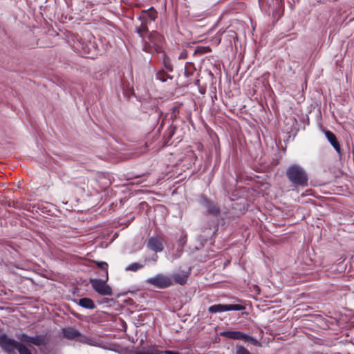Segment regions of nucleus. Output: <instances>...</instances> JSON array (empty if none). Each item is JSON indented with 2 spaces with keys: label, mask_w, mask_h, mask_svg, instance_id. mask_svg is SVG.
Returning <instances> with one entry per match:
<instances>
[{
  "label": "nucleus",
  "mask_w": 354,
  "mask_h": 354,
  "mask_svg": "<svg viewBox=\"0 0 354 354\" xmlns=\"http://www.w3.org/2000/svg\"><path fill=\"white\" fill-rule=\"evenodd\" d=\"M211 51V49L209 47H198L195 50H194V53H208V52H210Z\"/></svg>",
  "instance_id": "nucleus-26"
},
{
  "label": "nucleus",
  "mask_w": 354,
  "mask_h": 354,
  "mask_svg": "<svg viewBox=\"0 0 354 354\" xmlns=\"http://www.w3.org/2000/svg\"><path fill=\"white\" fill-rule=\"evenodd\" d=\"M200 92H201V93H205V90H204V89H203V90H200Z\"/></svg>",
  "instance_id": "nucleus-34"
},
{
  "label": "nucleus",
  "mask_w": 354,
  "mask_h": 354,
  "mask_svg": "<svg viewBox=\"0 0 354 354\" xmlns=\"http://www.w3.org/2000/svg\"><path fill=\"white\" fill-rule=\"evenodd\" d=\"M198 203L205 209V214L213 218H218L221 215V207L218 203L209 198L204 194H201L198 198Z\"/></svg>",
  "instance_id": "nucleus-4"
},
{
  "label": "nucleus",
  "mask_w": 354,
  "mask_h": 354,
  "mask_svg": "<svg viewBox=\"0 0 354 354\" xmlns=\"http://www.w3.org/2000/svg\"><path fill=\"white\" fill-rule=\"evenodd\" d=\"M245 309V307L243 305L241 304H215L211 306L208 308V311L209 313H221L224 311H230V310H242Z\"/></svg>",
  "instance_id": "nucleus-9"
},
{
  "label": "nucleus",
  "mask_w": 354,
  "mask_h": 354,
  "mask_svg": "<svg viewBox=\"0 0 354 354\" xmlns=\"http://www.w3.org/2000/svg\"><path fill=\"white\" fill-rule=\"evenodd\" d=\"M187 56V53L186 50H183V52L180 53V55H179V59H185Z\"/></svg>",
  "instance_id": "nucleus-29"
},
{
  "label": "nucleus",
  "mask_w": 354,
  "mask_h": 354,
  "mask_svg": "<svg viewBox=\"0 0 354 354\" xmlns=\"http://www.w3.org/2000/svg\"><path fill=\"white\" fill-rule=\"evenodd\" d=\"M190 274V272H183L182 273H176L174 274L172 277L176 283L180 285H185L187 283V279Z\"/></svg>",
  "instance_id": "nucleus-13"
},
{
  "label": "nucleus",
  "mask_w": 354,
  "mask_h": 354,
  "mask_svg": "<svg viewBox=\"0 0 354 354\" xmlns=\"http://www.w3.org/2000/svg\"><path fill=\"white\" fill-rule=\"evenodd\" d=\"M195 70L196 69L193 63H187L185 66V76L187 77H191L193 75Z\"/></svg>",
  "instance_id": "nucleus-22"
},
{
  "label": "nucleus",
  "mask_w": 354,
  "mask_h": 354,
  "mask_svg": "<svg viewBox=\"0 0 354 354\" xmlns=\"http://www.w3.org/2000/svg\"><path fill=\"white\" fill-rule=\"evenodd\" d=\"M176 130V127L172 124L167 128L165 135L166 144H167L169 141L172 138L175 134Z\"/></svg>",
  "instance_id": "nucleus-19"
},
{
  "label": "nucleus",
  "mask_w": 354,
  "mask_h": 354,
  "mask_svg": "<svg viewBox=\"0 0 354 354\" xmlns=\"http://www.w3.org/2000/svg\"><path fill=\"white\" fill-rule=\"evenodd\" d=\"M108 300H109L108 299H104V302H106V303L108 302Z\"/></svg>",
  "instance_id": "nucleus-35"
},
{
  "label": "nucleus",
  "mask_w": 354,
  "mask_h": 354,
  "mask_svg": "<svg viewBox=\"0 0 354 354\" xmlns=\"http://www.w3.org/2000/svg\"><path fill=\"white\" fill-rule=\"evenodd\" d=\"M194 84L197 86H199L200 84V80L198 79L196 80L194 82Z\"/></svg>",
  "instance_id": "nucleus-33"
},
{
  "label": "nucleus",
  "mask_w": 354,
  "mask_h": 354,
  "mask_svg": "<svg viewBox=\"0 0 354 354\" xmlns=\"http://www.w3.org/2000/svg\"><path fill=\"white\" fill-rule=\"evenodd\" d=\"M158 17L157 11L151 7L147 10H142L139 17H138L140 21V25H136L135 32H136L140 37L142 35L149 32V26Z\"/></svg>",
  "instance_id": "nucleus-3"
},
{
  "label": "nucleus",
  "mask_w": 354,
  "mask_h": 354,
  "mask_svg": "<svg viewBox=\"0 0 354 354\" xmlns=\"http://www.w3.org/2000/svg\"><path fill=\"white\" fill-rule=\"evenodd\" d=\"M146 283L160 289H165L173 284L172 279L163 274H158L153 277L148 278Z\"/></svg>",
  "instance_id": "nucleus-7"
},
{
  "label": "nucleus",
  "mask_w": 354,
  "mask_h": 354,
  "mask_svg": "<svg viewBox=\"0 0 354 354\" xmlns=\"http://www.w3.org/2000/svg\"><path fill=\"white\" fill-rule=\"evenodd\" d=\"M236 354H251L245 347L242 346H236Z\"/></svg>",
  "instance_id": "nucleus-25"
},
{
  "label": "nucleus",
  "mask_w": 354,
  "mask_h": 354,
  "mask_svg": "<svg viewBox=\"0 0 354 354\" xmlns=\"http://www.w3.org/2000/svg\"><path fill=\"white\" fill-rule=\"evenodd\" d=\"M0 203L2 205L8 206V207H12L14 208H18L17 202H15V201H12L10 198H8V197L2 196L1 198H0Z\"/></svg>",
  "instance_id": "nucleus-18"
},
{
  "label": "nucleus",
  "mask_w": 354,
  "mask_h": 354,
  "mask_svg": "<svg viewBox=\"0 0 354 354\" xmlns=\"http://www.w3.org/2000/svg\"><path fill=\"white\" fill-rule=\"evenodd\" d=\"M185 237H181V238L179 239V241H180V242H182V245H183L185 244Z\"/></svg>",
  "instance_id": "nucleus-31"
},
{
  "label": "nucleus",
  "mask_w": 354,
  "mask_h": 354,
  "mask_svg": "<svg viewBox=\"0 0 354 354\" xmlns=\"http://www.w3.org/2000/svg\"><path fill=\"white\" fill-rule=\"evenodd\" d=\"M78 304L84 308L86 309H94L95 308V305L93 301L88 297H83L79 299Z\"/></svg>",
  "instance_id": "nucleus-15"
},
{
  "label": "nucleus",
  "mask_w": 354,
  "mask_h": 354,
  "mask_svg": "<svg viewBox=\"0 0 354 354\" xmlns=\"http://www.w3.org/2000/svg\"><path fill=\"white\" fill-rule=\"evenodd\" d=\"M98 274H99L100 277H103L102 279H104V274H103V272H101V270H99V272H98Z\"/></svg>",
  "instance_id": "nucleus-32"
},
{
  "label": "nucleus",
  "mask_w": 354,
  "mask_h": 354,
  "mask_svg": "<svg viewBox=\"0 0 354 354\" xmlns=\"http://www.w3.org/2000/svg\"><path fill=\"white\" fill-rule=\"evenodd\" d=\"M353 341H354V337H353Z\"/></svg>",
  "instance_id": "nucleus-36"
},
{
  "label": "nucleus",
  "mask_w": 354,
  "mask_h": 354,
  "mask_svg": "<svg viewBox=\"0 0 354 354\" xmlns=\"http://www.w3.org/2000/svg\"><path fill=\"white\" fill-rule=\"evenodd\" d=\"M162 53V64L165 68L167 70V72H172L173 65L171 64L170 58L166 55V53L163 51Z\"/></svg>",
  "instance_id": "nucleus-17"
},
{
  "label": "nucleus",
  "mask_w": 354,
  "mask_h": 354,
  "mask_svg": "<svg viewBox=\"0 0 354 354\" xmlns=\"http://www.w3.org/2000/svg\"><path fill=\"white\" fill-rule=\"evenodd\" d=\"M326 138H327L328 141L330 142V144L333 147L335 150L338 153L339 158H341L342 156V152L341 150L340 145L337 140V138L336 136L330 131L326 130L324 131Z\"/></svg>",
  "instance_id": "nucleus-11"
},
{
  "label": "nucleus",
  "mask_w": 354,
  "mask_h": 354,
  "mask_svg": "<svg viewBox=\"0 0 354 354\" xmlns=\"http://www.w3.org/2000/svg\"><path fill=\"white\" fill-rule=\"evenodd\" d=\"M286 175L288 180L295 186L304 187L308 185V174L300 165H289L286 169Z\"/></svg>",
  "instance_id": "nucleus-2"
},
{
  "label": "nucleus",
  "mask_w": 354,
  "mask_h": 354,
  "mask_svg": "<svg viewBox=\"0 0 354 354\" xmlns=\"http://www.w3.org/2000/svg\"><path fill=\"white\" fill-rule=\"evenodd\" d=\"M156 79L165 82L167 81V80L169 78L170 80H172L173 77L168 75L165 71L161 70L156 73Z\"/></svg>",
  "instance_id": "nucleus-20"
},
{
  "label": "nucleus",
  "mask_w": 354,
  "mask_h": 354,
  "mask_svg": "<svg viewBox=\"0 0 354 354\" xmlns=\"http://www.w3.org/2000/svg\"><path fill=\"white\" fill-rule=\"evenodd\" d=\"M155 113H156V120H157V121H158V120L162 114V111L158 107H156Z\"/></svg>",
  "instance_id": "nucleus-28"
},
{
  "label": "nucleus",
  "mask_w": 354,
  "mask_h": 354,
  "mask_svg": "<svg viewBox=\"0 0 354 354\" xmlns=\"http://www.w3.org/2000/svg\"><path fill=\"white\" fill-rule=\"evenodd\" d=\"M158 258V256L156 254H154L151 258V260L153 261H156Z\"/></svg>",
  "instance_id": "nucleus-30"
},
{
  "label": "nucleus",
  "mask_w": 354,
  "mask_h": 354,
  "mask_svg": "<svg viewBox=\"0 0 354 354\" xmlns=\"http://www.w3.org/2000/svg\"><path fill=\"white\" fill-rule=\"evenodd\" d=\"M144 266H145V265H143V264H140V263H133L129 265L126 268V270L136 272L139 269H141V268H144Z\"/></svg>",
  "instance_id": "nucleus-24"
},
{
  "label": "nucleus",
  "mask_w": 354,
  "mask_h": 354,
  "mask_svg": "<svg viewBox=\"0 0 354 354\" xmlns=\"http://www.w3.org/2000/svg\"><path fill=\"white\" fill-rule=\"evenodd\" d=\"M147 246L150 250L156 252H162L164 249L162 239L158 236H151L148 239Z\"/></svg>",
  "instance_id": "nucleus-10"
},
{
  "label": "nucleus",
  "mask_w": 354,
  "mask_h": 354,
  "mask_svg": "<svg viewBox=\"0 0 354 354\" xmlns=\"http://www.w3.org/2000/svg\"><path fill=\"white\" fill-rule=\"evenodd\" d=\"M141 38L143 41L142 50L146 53H152L153 50H154L153 46H152V44L145 38L144 35H142V37H141Z\"/></svg>",
  "instance_id": "nucleus-21"
},
{
  "label": "nucleus",
  "mask_w": 354,
  "mask_h": 354,
  "mask_svg": "<svg viewBox=\"0 0 354 354\" xmlns=\"http://www.w3.org/2000/svg\"><path fill=\"white\" fill-rule=\"evenodd\" d=\"M221 335L231 339H243L245 342H250L254 346H259L260 343L257 339L241 331L223 330Z\"/></svg>",
  "instance_id": "nucleus-6"
},
{
  "label": "nucleus",
  "mask_w": 354,
  "mask_h": 354,
  "mask_svg": "<svg viewBox=\"0 0 354 354\" xmlns=\"http://www.w3.org/2000/svg\"><path fill=\"white\" fill-rule=\"evenodd\" d=\"M18 340L9 337L5 333H0V347L6 354H32L31 346H40L48 344V339L44 335L30 336L25 333L16 335Z\"/></svg>",
  "instance_id": "nucleus-1"
},
{
  "label": "nucleus",
  "mask_w": 354,
  "mask_h": 354,
  "mask_svg": "<svg viewBox=\"0 0 354 354\" xmlns=\"http://www.w3.org/2000/svg\"><path fill=\"white\" fill-rule=\"evenodd\" d=\"M148 35L145 37L153 46L154 50L157 53H162L164 51L163 42L165 41L164 37L157 31H151L147 32Z\"/></svg>",
  "instance_id": "nucleus-8"
},
{
  "label": "nucleus",
  "mask_w": 354,
  "mask_h": 354,
  "mask_svg": "<svg viewBox=\"0 0 354 354\" xmlns=\"http://www.w3.org/2000/svg\"><path fill=\"white\" fill-rule=\"evenodd\" d=\"M160 354H180V353L178 351H175L165 350V351H160Z\"/></svg>",
  "instance_id": "nucleus-27"
},
{
  "label": "nucleus",
  "mask_w": 354,
  "mask_h": 354,
  "mask_svg": "<svg viewBox=\"0 0 354 354\" xmlns=\"http://www.w3.org/2000/svg\"><path fill=\"white\" fill-rule=\"evenodd\" d=\"M77 341L80 343L88 344L90 346L104 348L103 346H101L100 343H99L97 340L88 337L86 335H82L81 333L80 335L78 336Z\"/></svg>",
  "instance_id": "nucleus-12"
},
{
  "label": "nucleus",
  "mask_w": 354,
  "mask_h": 354,
  "mask_svg": "<svg viewBox=\"0 0 354 354\" xmlns=\"http://www.w3.org/2000/svg\"><path fill=\"white\" fill-rule=\"evenodd\" d=\"M128 354H160V350L154 347H149L138 351H131Z\"/></svg>",
  "instance_id": "nucleus-16"
},
{
  "label": "nucleus",
  "mask_w": 354,
  "mask_h": 354,
  "mask_svg": "<svg viewBox=\"0 0 354 354\" xmlns=\"http://www.w3.org/2000/svg\"><path fill=\"white\" fill-rule=\"evenodd\" d=\"M109 276L104 277V279H92L89 280L93 289L99 295L102 296H111L113 295L111 288L106 284Z\"/></svg>",
  "instance_id": "nucleus-5"
},
{
  "label": "nucleus",
  "mask_w": 354,
  "mask_h": 354,
  "mask_svg": "<svg viewBox=\"0 0 354 354\" xmlns=\"http://www.w3.org/2000/svg\"><path fill=\"white\" fill-rule=\"evenodd\" d=\"M64 337L69 340H73L78 338L80 335V332L73 327H68L63 329Z\"/></svg>",
  "instance_id": "nucleus-14"
},
{
  "label": "nucleus",
  "mask_w": 354,
  "mask_h": 354,
  "mask_svg": "<svg viewBox=\"0 0 354 354\" xmlns=\"http://www.w3.org/2000/svg\"><path fill=\"white\" fill-rule=\"evenodd\" d=\"M96 265L97 268L101 270V272H103L104 277H107L108 275V264L105 261H97Z\"/></svg>",
  "instance_id": "nucleus-23"
}]
</instances>
